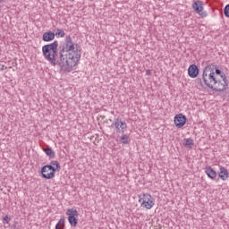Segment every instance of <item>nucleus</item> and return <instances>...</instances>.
I'll return each instance as SVG.
<instances>
[{"label":"nucleus","instance_id":"obj_21","mask_svg":"<svg viewBox=\"0 0 229 229\" xmlns=\"http://www.w3.org/2000/svg\"><path fill=\"white\" fill-rule=\"evenodd\" d=\"M196 83H197V85L203 87V81L201 80V78L196 79Z\"/></svg>","mask_w":229,"mask_h":229},{"label":"nucleus","instance_id":"obj_15","mask_svg":"<svg viewBox=\"0 0 229 229\" xmlns=\"http://www.w3.org/2000/svg\"><path fill=\"white\" fill-rule=\"evenodd\" d=\"M182 144L186 148H192L194 146V140H192L191 138H186V139H184V142Z\"/></svg>","mask_w":229,"mask_h":229},{"label":"nucleus","instance_id":"obj_3","mask_svg":"<svg viewBox=\"0 0 229 229\" xmlns=\"http://www.w3.org/2000/svg\"><path fill=\"white\" fill-rule=\"evenodd\" d=\"M216 80L217 76H216L214 68L210 65L206 66L202 73V81L204 82V85L208 89H213V84L216 83Z\"/></svg>","mask_w":229,"mask_h":229},{"label":"nucleus","instance_id":"obj_10","mask_svg":"<svg viewBox=\"0 0 229 229\" xmlns=\"http://www.w3.org/2000/svg\"><path fill=\"white\" fill-rule=\"evenodd\" d=\"M198 74H199V69L196 64H191L188 68V75L190 78H198Z\"/></svg>","mask_w":229,"mask_h":229},{"label":"nucleus","instance_id":"obj_20","mask_svg":"<svg viewBox=\"0 0 229 229\" xmlns=\"http://www.w3.org/2000/svg\"><path fill=\"white\" fill-rule=\"evenodd\" d=\"M224 15L229 18V4L225 5V7L224 8Z\"/></svg>","mask_w":229,"mask_h":229},{"label":"nucleus","instance_id":"obj_12","mask_svg":"<svg viewBox=\"0 0 229 229\" xmlns=\"http://www.w3.org/2000/svg\"><path fill=\"white\" fill-rule=\"evenodd\" d=\"M218 176L219 178H221V180H224V181L228 180V176H229L228 170L224 166H221L220 172L218 173Z\"/></svg>","mask_w":229,"mask_h":229},{"label":"nucleus","instance_id":"obj_25","mask_svg":"<svg viewBox=\"0 0 229 229\" xmlns=\"http://www.w3.org/2000/svg\"><path fill=\"white\" fill-rule=\"evenodd\" d=\"M0 3H3V0H0Z\"/></svg>","mask_w":229,"mask_h":229},{"label":"nucleus","instance_id":"obj_24","mask_svg":"<svg viewBox=\"0 0 229 229\" xmlns=\"http://www.w3.org/2000/svg\"><path fill=\"white\" fill-rule=\"evenodd\" d=\"M0 71H4V65H2V66L0 67Z\"/></svg>","mask_w":229,"mask_h":229},{"label":"nucleus","instance_id":"obj_1","mask_svg":"<svg viewBox=\"0 0 229 229\" xmlns=\"http://www.w3.org/2000/svg\"><path fill=\"white\" fill-rule=\"evenodd\" d=\"M43 56L51 64L60 68L61 72H71L81 58V51L74 47L72 38L66 36L64 41L58 45L55 40L42 47Z\"/></svg>","mask_w":229,"mask_h":229},{"label":"nucleus","instance_id":"obj_16","mask_svg":"<svg viewBox=\"0 0 229 229\" xmlns=\"http://www.w3.org/2000/svg\"><path fill=\"white\" fill-rule=\"evenodd\" d=\"M43 151L46 153L47 157H49V158H55V154L53 151V148H44Z\"/></svg>","mask_w":229,"mask_h":229},{"label":"nucleus","instance_id":"obj_5","mask_svg":"<svg viewBox=\"0 0 229 229\" xmlns=\"http://www.w3.org/2000/svg\"><path fill=\"white\" fill-rule=\"evenodd\" d=\"M66 216H68V222L71 225V226L76 227L78 226V210L74 208H69L66 211Z\"/></svg>","mask_w":229,"mask_h":229},{"label":"nucleus","instance_id":"obj_2","mask_svg":"<svg viewBox=\"0 0 229 229\" xmlns=\"http://www.w3.org/2000/svg\"><path fill=\"white\" fill-rule=\"evenodd\" d=\"M60 163L58 161H51L50 165H46L41 168V176L45 180H51L55 178V174L56 171H60Z\"/></svg>","mask_w":229,"mask_h":229},{"label":"nucleus","instance_id":"obj_22","mask_svg":"<svg viewBox=\"0 0 229 229\" xmlns=\"http://www.w3.org/2000/svg\"><path fill=\"white\" fill-rule=\"evenodd\" d=\"M4 221H5L6 223H8L10 221V217H8V216H5L4 217Z\"/></svg>","mask_w":229,"mask_h":229},{"label":"nucleus","instance_id":"obj_14","mask_svg":"<svg viewBox=\"0 0 229 229\" xmlns=\"http://www.w3.org/2000/svg\"><path fill=\"white\" fill-rule=\"evenodd\" d=\"M55 229H65V217H61L55 225Z\"/></svg>","mask_w":229,"mask_h":229},{"label":"nucleus","instance_id":"obj_6","mask_svg":"<svg viewBox=\"0 0 229 229\" xmlns=\"http://www.w3.org/2000/svg\"><path fill=\"white\" fill-rule=\"evenodd\" d=\"M152 199L153 198L151 197V195L144 193L143 198H140L139 199V202L141 203V207H144V208L149 210L153 208V206L155 205V202Z\"/></svg>","mask_w":229,"mask_h":229},{"label":"nucleus","instance_id":"obj_13","mask_svg":"<svg viewBox=\"0 0 229 229\" xmlns=\"http://www.w3.org/2000/svg\"><path fill=\"white\" fill-rule=\"evenodd\" d=\"M205 173L208 176V178H211V180L216 179V177L217 176V173L215 172V170H213L210 166L206 167Z\"/></svg>","mask_w":229,"mask_h":229},{"label":"nucleus","instance_id":"obj_17","mask_svg":"<svg viewBox=\"0 0 229 229\" xmlns=\"http://www.w3.org/2000/svg\"><path fill=\"white\" fill-rule=\"evenodd\" d=\"M55 37L64 38V37H65V32L62 29H56Z\"/></svg>","mask_w":229,"mask_h":229},{"label":"nucleus","instance_id":"obj_4","mask_svg":"<svg viewBox=\"0 0 229 229\" xmlns=\"http://www.w3.org/2000/svg\"><path fill=\"white\" fill-rule=\"evenodd\" d=\"M222 77V81L216 78V82H213V88H209L211 90H214V92L221 93L226 90V87H228V79H226V75H223Z\"/></svg>","mask_w":229,"mask_h":229},{"label":"nucleus","instance_id":"obj_26","mask_svg":"<svg viewBox=\"0 0 229 229\" xmlns=\"http://www.w3.org/2000/svg\"><path fill=\"white\" fill-rule=\"evenodd\" d=\"M213 67H217V65H214Z\"/></svg>","mask_w":229,"mask_h":229},{"label":"nucleus","instance_id":"obj_7","mask_svg":"<svg viewBox=\"0 0 229 229\" xmlns=\"http://www.w3.org/2000/svg\"><path fill=\"white\" fill-rule=\"evenodd\" d=\"M111 128H115L117 133H124L128 128V124H126V122H123L122 119L116 118L111 124Z\"/></svg>","mask_w":229,"mask_h":229},{"label":"nucleus","instance_id":"obj_18","mask_svg":"<svg viewBox=\"0 0 229 229\" xmlns=\"http://www.w3.org/2000/svg\"><path fill=\"white\" fill-rule=\"evenodd\" d=\"M120 141L122 142V144H130V136L123 134L121 137Z\"/></svg>","mask_w":229,"mask_h":229},{"label":"nucleus","instance_id":"obj_9","mask_svg":"<svg viewBox=\"0 0 229 229\" xmlns=\"http://www.w3.org/2000/svg\"><path fill=\"white\" fill-rule=\"evenodd\" d=\"M174 121L176 128H183L187 123V117L182 114H179L174 116Z\"/></svg>","mask_w":229,"mask_h":229},{"label":"nucleus","instance_id":"obj_8","mask_svg":"<svg viewBox=\"0 0 229 229\" xmlns=\"http://www.w3.org/2000/svg\"><path fill=\"white\" fill-rule=\"evenodd\" d=\"M192 8L196 13H200L201 17H207V13L203 12V1H195L192 4Z\"/></svg>","mask_w":229,"mask_h":229},{"label":"nucleus","instance_id":"obj_19","mask_svg":"<svg viewBox=\"0 0 229 229\" xmlns=\"http://www.w3.org/2000/svg\"><path fill=\"white\" fill-rule=\"evenodd\" d=\"M215 76H220L221 78H222V80H223V75L224 76H226V74H225V72H223V71H221L220 69H216L215 70Z\"/></svg>","mask_w":229,"mask_h":229},{"label":"nucleus","instance_id":"obj_11","mask_svg":"<svg viewBox=\"0 0 229 229\" xmlns=\"http://www.w3.org/2000/svg\"><path fill=\"white\" fill-rule=\"evenodd\" d=\"M51 40H55V32L49 30L43 34V41L44 42H51Z\"/></svg>","mask_w":229,"mask_h":229},{"label":"nucleus","instance_id":"obj_23","mask_svg":"<svg viewBox=\"0 0 229 229\" xmlns=\"http://www.w3.org/2000/svg\"><path fill=\"white\" fill-rule=\"evenodd\" d=\"M49 171H51V170L46 169L45 174H49Z\"/></svg>","mask_w":229,"mask_h":229}]
</instances>
